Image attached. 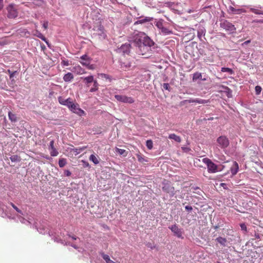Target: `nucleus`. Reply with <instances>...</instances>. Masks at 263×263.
Segmentation results:
<instances>
[{"instance_id": "nucleus-31", "label": "nucleus", "mask_w": 263, "mask_h": 263, "mask_svg": "<svg viewBox=\"0 0 263 263\" xmlns=\"http://www.w3.org/2000/svg\"><path fill=\"white\" fill-rule=\"evenodd\" d=\"M116 152L118 153L120 155H123L124 156H126L127 155V152L124 149H120L117 148Z\"/></svg>"}, {"instance_id": "nucleus-25", "label": "nucleus", "mask_w": 263, "mask_h": 263, "mask_svg": "<svg viewBox=\"0 0 263 263\" xmlns=\"http://www.w3.org/2000/svg\"><path fill=\"white\" fill-rule=\"evenodd\" d=\"M151 21V18L150 17H146L143 19H141L140 20H138L135 22L134 25H137L139 24H143L145 22H148Z\"/></svg>"}, {"instance_id": "nucleus-58", "label": "nucleus", "mask_w": 263, "mask_h": 263, "mask_svg": "<svg viewBox=\"0 0 263 263\" xmlns=\"http://www.w3.org/2000/svg\"><path fill=\"white\" fill-rule=\"evenodd\" d=\"M73 247L74 248H77V247H76L74 246H73Z\"/></svg>"}, {"instance_id": "nucleus-1", "label": "nucleus", "mask_w": 263, "mask_h": 263, "mask_svg": "<svg viewBox=\"0 0 263 263\" xmlns=\"http://www.w3.org/2000/svg\"><path fill=\"white\" fill-rule=\"evenodd\" d=\"M136 44H140L141 47L146 48V50H151V47L154 45L153 41L148 36L137 35L135 40Z\"/></svg>"}, {"instance_id": "nucleus-24", "label": "nucleus", "mask_w": 263, "mask_h": 263, "mask_svg": "<svg viewBox=\"0 0 263 263\" xmlns=\"http://www.w3.org/2000/svg\"><path fill=\"white\" fill-rule=\"evenodd\" d=\"M161 33L163 35H167L171 34L173 33L172 30H170L168 28L163 27L161 30Z\"/></svg>"}, {"instance_id": "nucleus-53", "label": "nucleus", "mask_w": 263, "mask_h": 263, "mask_svg": "<svg viewBox=\"0 0 263 263\" xmlns=\"http://www.w3.org/2000/svg\"><path fill=\"white\" fill-rule=\"evenodd\" d=\"M250 42V41L248 40V41L245 42L244 44H247L249 43Z\"/></svg>"}, {"instance_id": "nucleus-14", "label": "nucleus", "mask_w": 263, "mask_h": 263, "mask_svg": "<svg viewBox=\"0 0 263 263\" xmlns=\"http://www.w3.org/2000/svg\"><path fill=\"white\" fill-rule=\"evenodd\" d=\"M186 102L189 103H197L198 104H205L209 102V100L201 99H189L185 100Z\"/></svg>"}, {"instance_id": "nucleus-16", "label": "nucleus", "mask_w": 263, "mask_h": 263, "mask_svg": "<svg viewBox=\"0 0 263 263\" xmlns=\"http://www.w3.org/2000/svg\"><path fill=\"white\" fill-rule=\"evenodd\" d=\"M74 78L73 74L71 72H68L63 77V80L66 82L71 81Z\"/></svg>"}, {"instance_id": "nucleus-8", "label": "nucleus", "mask_w": 263, "mask_h": 263, "mask_svg": "<svg viewBox=\"0 0 263 263\" xmlns=\"http://www.w3.org/2000/svg\"><path fill=\"white\" fill-rule=\"evenodd\" d=\"M205 162L208 165V169L209 172L215 173L217 171V166L209 159H205Z\"/></svg>"}, {"instance_id": "nucleus-40", "label": "nucleus", "mask_w": 263, "mask_h": 263, "mask_svg": "<svg viewBox=\"0 0 263 263\" xmlns=\"http://www.w3.org/2000/svg\"><path fill=\"white\" fill-rule=\"evenodd\" d=\"M255 89L256 93L257 95H259L261 92L262 88L260 86H256L255 88Z\"/></svg>"}, {"instance_id": "nucleus-33", "label": "nucleus", "mask_w": 263, "mask_h": 263, "mask_svg": "<svg viewBox=\"0 0 263 263\" xmlns=\"http://www.w3.org/2000/svg\"><path fill=\"white\" fill-rule=\"evenodd\" d=\"M121 67L125 69H128L131 67V63L129 62H124L121 63Z\"/></svg>"}, {"instance_id": "nucleus-37", "label": "nucleus", "mask_w": 263, "mask_h": 263, "mask_svg": "<svg viewBox=\"0 0 263 263\" xmlns=\"http://www.w3.org/2000/svg\"><path fill=\"white\" fill-rule=\"evenodd\" d=\"M221 71L222 72H229L230 74H232L233 73L234 71L233 70L230 68H227V67H222L221 68Z\"/></svg>"}, {"instance_id": "nucleus-35", "label": "nucleus", "mask_w": 263, "mask_h": 263, "mask_svg": "<svg viewBox=\"0 0 263 263\" xmlns=\"http://www.w3.org/2000/svg\"><path fill=\"white\" fill-rule=\"evenodd\" d=\"M202 77V74L200 72H196L193 74V81H195L198 79H201Z\"/></svg>"}, {"instance_id": "nucleus-22", "label": "nucleus", "mask_w": 263, "mask_h": 263, "mask_svg": "<svg viewBox=\"0 0 263 263\" xmlns=\"http://www.w3.org/2000/svg\"><path fill=\"white\" fill-rule=\"evenodd\" d=\"M102 256L103 259H104V260H105L106 262H107V263H117L116 262H114L111 259H110L109 256L108 255L102 253Z\"/></svg>"}, {"instance_id": "nucleus-38", "label": "nucleus", "mask_w": 263, "mask_h": 263, "mask_svg": "<svg viewBox=\"0 0 263 263\" xmlns=\"http://www.w3.org/2000/svg\"><path fill=\"white\" fill-rule=\"evenodd\" d=\"M146 146L148 149H151L153 147V142L151 140H147L146 141Z\"/></svg>"}, {"instance_id": "nucleus-9", "label": "nucleus", "mask_w": 263, "mask_h": 263, "mask_svg": "<svg viewBox=\"0 0 263 263\" xmlns=\"http://www.w3.org/2000/svg\"><path fill=\"white\" fill-rule=\"evenodd\" d=\"M169 229L171 230L174 235H176L177 237L182 238V231H181V229L179 228L177 225L174 224L170 227Z\"/></svg>"}, {"instance_id": "nucleus-27", "label": "nucleus", "mask_w": 263, "mask_h": 263, "mask_svg": "<svg viewBox=\"0 0 263 263\" xmlns=\"http://www.w3.org/2000/svg\"><path fill=\"white\" fill-rule=\"evenodd\" d=\"M35 35L37 36L39 38L41 39V40H42L43 41H45L46 42V43L48 45V43L47 41V39H46V37L40 32H39L38 31H36V33L35 34Z\"/></svg>"}, {"instance_id": "nucleus-32", "label": "nucleus", "mask_w": 263, "mask_h": 263, "mask_svg": "<svg viewBox=\"0 0 263 263\" xmlns=\"http://www.w3.org/2000/svg\"><path fill=\"white\" fill-rule=\"evenodd\" d=\"M66 159L65 158L59 159V165L60 167H63L66 164Z\"/></svg>"}, {"instance_id": "nucleus-57", "label": "nucleus", "mask_w": 263, "mask_h": 263, "mask_svg": "<svg viewBox=\"0 0 263 263\" xmlns=\"http://www.w3.org/2000/svg\"><path fill=\"white\" fill-rule=\"evenodd\" d=\"M241 11L243 12H246L245 10H241Z\"/></svg>"}, {"instance_id": "nucleus-19", "label": "nucleus", "mask_w": 263, "mask_h": 263, "mask_svg": "<svg viewBox=\"0 0 263 263\" xmlns=\"http://www.w3.org/2000/svg\"><path fill=\"white\" fill-rule=\"evenodd\" d=\"M99 157L98 156H96L95 155H91L89 156V159L90 161H92L95 164H98L99 163Z\"/></svg>"}, {"instance_id": "nucleus-47", "label": "nucleus", "mask_w": 263, "mask_h": 263, "mask_svg": "<svg viewBox=\"0 0 263 263\" xmlns=\"http://www.w3.org/2000/svg\"><path fill=\"white\" fill-rule=\"evenodd\" d=\"M4 7L3 0H0V11Z\"/></svg>"}, {"instance_id": "nucleus-36", "label": "nucleus", "mask_w": 263, "mask_h": 263, "mask_svg": "<svg viewBox=\"0 0 263 263\" xmlns=\"http://www.w3.org/2000/svg\"><path fill=\"white\" fill-rule=\"evenodd\" d=\"M163 20H160L156 22L155 25L160 30H161L164 26L163 24Z\"/></svg>"}, {"instance_id": "nucleus-56", "label": "nucleus", "mask_w": 263, "mask_h": 263, "mask_svg": "<svg viewBox=\"0 0 263 263\" xmlns=\"http://www.w3.org/2000/svg\"><path fill=\"white\" fill-rule=\"evenodd\" d=\"M257 22H259V23H263V20H259V21H258Z\"/></svg>"}, {"instance_id": "nucleus-43", "label": "nucleus", "mask_w": 263, "mask_h": 263, "mask_svg": "<svg viewBox=\"0 0 263 263\" xmlns=\"http://www.w3.org/2000/svg\"><path fill=\"white\" fill-rule=\"evenodd\" d=\"M82 163H83V166L84 167H89V165L88 162L85 161L84 160H82Z\"/></svg>"}, {"instance_id": "nucleus-13", "label": "nucleus", "mask_w": 263, "mask_h": 263, "mask_svg": "<svg viewBox=\"0 0 263 263\" xmlns=\"http://www.w3.org/2000/svg\"><path fill=\"white\" fill-rule=\"evenodd\" d=\"M93 30L97 31L99 35H101L104 33V27L100 22L97 23V25L94 27Z\"/></svg>"}, {"instance_id": "nucleus-17", "label": "nucleus", "mask_w": 263, "mask_h": 263, "mask_svg": "<svg viewBox=\"0 0 263 263\" xmlns=\"http://www.w3.org/2000/svg\"><path fill=\"white\" fill-rule=\"evenodd\" d=\"M238 170V165L237 162H234L233 165L231 168V172L232 175H235L237 173Z\"/></svg>"}, {"instance_id": "nucleus-2", "label": "nucleus", "mask_w": 263, "mask_h": 263, "mask_svg": "<svg viewBox=\"0 0 263 263\" xmlns=\"http://www.w3.org/2000/svg\"><path fill=\"white\" fill-rule=\"evenodd\" d=\"M220 26L221 28L231 33H234L236 31V28L234 25L227 20L222 21L220 24Z\"/></svg>"}, {"instance_id": "nucleus-23", "label": "nucleus", "mask_w": 263, "mask_h": 263, "mask_svg": "<svg viewBox=\"0 0 263 263\" xmlns=\"http://www.w3.org/2000/svg\"><path fill=\"white\" fill-rule=\"evenodd\" d=\"M8 117L12 122H16L17 120L16 115L11 111L8 112Z\"/></svg>"}, {"instance_id": "nucleus-49", "label": "nucleus", "mask_w": 263, "mask_h": 263, "mask_svg": "<svg viewBox=\"0 0 263 263\" xmlns=\"http://www.w3.org/2000/svg\"><path fill=\"white\" fill-rule=\"evenodd\" d=\"M240 226H241V229H242V230H245V231H246L247 228H246V225H245L244 223H243V224H241L240 225Z\"/></svg>"}, {"instance_id": "nucleus-30", "label": "nucleus", "mask_w": 263, "mask_h": 263, "mask_svg": "<svg viewBox=\"0 0 263 263\" xmlns=\"http://www.w3.org/2000/svg\"><path fill=\"white\" fill-rule=\"evenodd\" d=\"M10 159L12 162H18L21 160V158L17 155H13L10 157Z\"/></svg>"}, {"instance_id": "nucleus-44", "label": "nucleus", "mask_w": 263, "mask_h": 263, "mask_svg": "<svg viewBox=\"0 0 263 263\" xmlns=\"http://www.w3.org/2000/svg\"><path fill=\"white\" fill-rule=\"evenodd\" d=\"M163 88L165 90H169L170 85L168 83H163Z\"/></svg>"}, {"instance_id": "nucleus-6", "label": "nucleus", "mask_w": 263, "mask_h": 263, "mask_svg": "<svg viewBox=\"0 0 263 263\" xmlns=\"http://www.w3.org/2000/svg\"><path fill=\"white\" fill-rule=\"evenodd\" d=\"M80 59L81 60L80 62L83 65L88 67L89 69H93V66L92 65H90V60L87 55H82Z\"/></svg>"}, {"instance_id": "nucleus-10", "label": "nucleus", "mask_w": 263, "mask_h": 263, "mask_svg": "<svg viewBox=\"0 0 263 263\" xmlns=\"http://www.w3.org/2000/svg\"><path fill=\"white\" fill-rule=\"evenodd\" d=\"M54 144V141L52 140L50 141V142H49V153H50L51 156H52V157L58 156L59 155V152L55 148Z\"/></svg>"}, {"instance_id": "nucleus-48", "label": "nucleus", "mask_w": 263, "mask_h": 263, "mask_svg": "<svg viewBox=\"0 0 263 263\" xmlns=\"http://www.w3.org/2000/svg\"><path fill=\"white\" fill-rule=\"evenodd\" d=\"M185 210H186L187 211H191L192 210V208L190 205H186L185 206Z\"/></svg>"}, {"instance_id": "nucleus-41", "label": "nucleus", "mask_w": 263, "mask_h": 263, "mask_svg": "<svg viewBox=\"0 0 263 263\" xmlns=\"http://www.w3.org/2000/svg\"><path fill=\"white\" fill-rule=\"evenodd\" d=\"M101 77L103 78H105V79H109V80H111V78H110L109 76V75H107L106 74H105V73H101L100 74Z\"/></svg>"}, {"instance_id": "nucleus-50", "label": "nucleus", "mask_w": 263, "mask_h": 263, "mask_svg": "<svg viewBox=\"0 0 263 263\" xmlns=\"http://www.w3.org/2000/svg\"><path fill=\"white\" fill-rule=\"evenodd\" d=\"M65 174H66V175L67 176H70V175H71V173H70V172L69 171H68V170H66V171H65Z\"/></svg>"}, {"instance_id": "nucleus-20", "label": "nucleus", "mask_w": 263, "mask_h": 263, "mask_svg": "<svg viewBox=\"0 0 263 263\" xmlns=\"http://www.w3.org/2000/svg\"><path fill=\"white\" fill-rule=\"evenodd\" d=\"M83 79L84 82L86 84H88L89 83L93 82L94 81L93 77L92 76H89L88 77L82 78Z\"/></svg>"}, {"instance_id": "nucleus-18", "label": "nucleus", "mask_w": 263, "mask_h": 263, "mask_svg": "<svg viewBox=\"0 0 263 263\" xmlns=\"http://www.w3.org/2000/svg\"><path fill=\"white\" fill-rule=\"evenodd\" d=\"M216 241H217V242H218L219 244H220L223 247L227 246V240L225 238H223L222 237H219L216 239Z\"/></svg>"}, {"instance_id": "nucleus-4", "label": "nucleus", "mask_w": 263, "mask_h": 263, "mask_svg": "<svg viewBox=\"0 0 263 263\" xmlns=\"http://www.w3.org/2000/svg\"><path fill=\"white\" fill-rule=\"evenodd\" d=\"M116 99L122 103L132 104L135 102L134 99L130 97H127L124 95H117L115 96Z\"/></svg>"}, {"instance_id": "nucleus-29", "label": "nucleus", "mask_w": 263, "mask_h": 263, "mask_svg": "<svg viewBox=\"0 0 263 263\" xmlns=\"http://www.w3.org/2000/svg\"><path fill=\"white\" fill-rule=\"evenodd\" d=\"M93 87H92L90 89V92H95V91H96L97 90H98V89L99 84H98L97 81L96 80H94L93 81Z\"/></svg>"}, {"instance_id": "nucleus-51", "label": "nucleus", "mask_w": 263, "mask_h": 263, "mask_svg": "<svg viewBox=\"0 0 263 263\" xmlns=\"http://www.w3.org/2000/svg\"><path fill=\"white\" fill-rule=\"evenodd\" d=\"M214 118H204L203 120H204V121H206V120H213Z\"/></svg>"}, {"instance_id": "nucleus-5", "label": "nucleus", "mask_w": 263, "mask_h": 263, "mask_svg": "<svg viewBox=\"0 0 263 263\" xmlns=\"http://www.w3.org/2000/svg\"><path fill=\"white\" fill-rule=\"evenodd\" d=\"M8 11L7 16L9 18H15L18 15V12L17 10L14 7L12 4H10L7 7Z\"/></svg>"}, {"instance_id": "nucleus-39", "label": "nucleus", "mask_w": 263, "mask_h": 263, "mask_svg": "<svg viewBox=\"0 0 263 263\" xmlns=\"http://www.w3.org/2000/svg\"><path fill=\"white\" fill-rule=\"evenodd\" d=\"M11 205L12 206L13 208H14V210L16 211V212L22 214V211L19 210L18 208L14 203L12 202L10 203Z\"/></svg>"}, {"instance_id": "nucleus-11", "label": "nucleus", "mask_w": 263, "mask_h": 263, "mask_svg": "<svg viewBox=\"0 0 263 263\" xmlns=\"http://www.w3.org/2000/svg\"><path fill=\"white\" fill-rule=\"evenodd\" d=\"M58 101L60 104L67 106L68 108L71 103L73 102L72 99L70 98L65 99L62 97L60 96L58 98Z\"/></svg>"}, {"instance_id": "nucleus-12", "label": "nucleus", "mask_w": 263, "mask_h": 263, "mask_svg": "<svg viewBox=\"0 0 263 263\" xmlns=\"http://www.w3.org/2000/svg\"><path fill=\"white\" fill-rule=\"evenodd\" d=\"M130 45L129 43H125L124 44H123L120 48V50L121 51L123 52L124 54H128L130 52Z\"/></svg>"}, {"instance_id": "nucleus-26", "label": "nucleus", "mask_w": 263, "mask_h": 263, "mask_svg": "<svg viewBox=\"0 0 263 263\" xmlns=\"http://www.w3.org/2000/svg\"><path fill=\"white\" fill-rule=\"evenodd\" d=\"M138 48L139 49V54H141L142 55H145L146 54L147 52H148L149 50H146V48L145 47H141L140 46V44H137Z\"/></svg>"}, {"instance_id": "nucleus-55", "label": "nucleus", "mask_w": 263, "mask_h": 263, "mask_svg": "<svg viewBox=\"0 0 263 263\" xmlns=\"http://www.w3.org/2000/svg\"><path fill=\"white\" fill-rule=\"evenodd\" d=\"M72 238L73 240H77V237L75 236H72Z\"/></svg>"}, {"instance_id": "nucleus-28", "label": "nucleus", "mask_w": 263, "mask_h": 263, "mask_svg": "<svg viewBox=\"0 0 263 263\" xmlns=\"http://www.w3.org/2000/svg\"><path fill=\"white\" fill-rule=\"evenodd\" d=\"M162 191L168 193L170 192H173L174 191V188L169 186L168 185H165L162 187Z\"/></svg>"}, {"instance_id": "nucleus-46", "label": "nucleus", "mask_w": 263, "mask_h": 263, "mask_svg": "<svg viewBox=\"0 0 263 263\" xmlns=\"http://www.w3.org/2000/svg\"><path fill=\"white\" fill-rule=\"evenodd\" d=\"M7 71L10 74V78H12V77H13L15 73L16 72V71L12 72L9 69H8Z\"/></svg>"}, {"instance_id": "nucleus-3", "label": "nucleus", "mask_w": 263, "mask_h": 263, "mask_svg": "<svg viewBox=\"0 0 263 263\" xmlns=\"http://www.w3.org/2000/svg\"><path fill=\"white\" fill-rule=\"evenodd\" d=\"M73 112L79 115L80 116L85 115V111L79 107L78 104L73 103L72 102L68 108Z\"/></svg>"}, {"instance_id": "nucleus-42", "label": "nucleus", "mask_w": 263, "mask_h": 263, "mask_svg": "<svg viewBox=\"0 0 263 263\" xmlns=\"http://www.w3.org/2000/svg\"><path fill=\"white\" fill-rule=\"evenodd\" d=\"M61 64L63 66H68L69 65V61L68 60H63L61 62Z\"/></svg>"}, {"instance_id": "nucleus-15", "label": "nucleus", "mask_w": 263, "mask_h": 263, "mask_svg": "<svg viewBox=\"0 0 263 263\" xmlns=\"http://www.w3.org/2000/svg\"><path fill=\"white\" fill-rule=\"evenodd\" d=\"M86 148V146H84L79 148H73L71 149L70 152L73 153V154L75 156H77V155L79 154L80 153L83 152L84 150H85V148Z\"/></svg>"}, {"instance_id": "nucleus-34", "label": "nucleus", "mask_w": 263, "mask_h": 263, "mask_svg": "<svg viewBox=\"0 0 263 263\" xmlns=\"http://www.w3.org/2000/svg\"><path fill=\"white\" fill-rule=\"evenodd\" d=\"M250 11L256 14H262L263 15V11L260 10L253 8H251L250 9Z\"/></svg>"}, {"instance_id": "nucleus-52", "label": "nucleus", "mask_w": 263, "mask_h": 263, "mask_svg": "<svg viewBox=\"0 0 263 263\" xmlns=\"http://www.w3.org/2000/svg\"><path fill=\"white\" fill-rule=\"evenodd\" d=\"M198 36L199 37H201V34L199 32V31H198Z\"/></svg>"}, {"instance_id": "nucleus-7", "label": "nucleus", "mask_w": 263, "mask_h": 263, "mask_svg": "<svg viewBox=\"0 0 263 263\" xmlns=\"http://www.w3.org/2000/svg\"><path fill=\"white\" fill-rule=\"evenodd\" d=\"M217 142L219 144V146L222 148H226L230 143L229 142V140L225 136H220L217 139Z\"/></svg>"}, {"instance_id": "nucleus-45", "label": "nucleus", "mask_w": 263, "mask_h": 263, "mask_svg": "<svg viewBox=\"0 0 263 263\" xmlns=\"http://www.w3.org/2000/svg\"><path fill=\"white\" fill-rule=\"evenodd\" d=\"M43 27L45 30H46L48 27V22L47 21L44 22L43 24Z\"/></svg>"}, {"instance_id": "nucleus-54", "label": "nucleus", "mask_w": 263, "mask_h": 263, "mask_svg": "<svg viewBox=\"0 0 263 263\" xmlns=\"http://www.w3.org/2000/svg\"><path fill=\"white\" fill-rule=\"evenodd\" d=\"M220 185L224 187V186L226 185V184H225V183H221Z\"/></svg>"}, {"instance_id": "nucleus-21", "label": "nucleus", "mask_w": 263, "mask_h": 263, "mask_svg": "<svg viewBox=\"0 0 263 263\" xmlns=\"http://www.w3.org/2000/svg\"><path fill=\"white\" fill-rule=\"evenodd\" d=\"M169 138L174 140L175 141L177 142H180L181 139L179 136H178L175 134H172L169 135Z\"/></svg>"}]
</instances>
